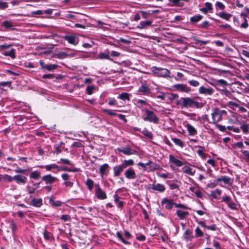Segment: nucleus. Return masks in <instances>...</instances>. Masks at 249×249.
I'll return each mask as SVG.
<instances>
[{"instance_id":"nucleus-12","label":"nucleus","mask_w":249,"mask_h":249,"mask_svg":"<svg viewBox=\"0 0 249 249\" xmlns=\"http://www.w3.org/2000/svg\"><path fill=\"white\" fill-rule=\"evenodd\" d=\"M58 180V178L52 176L51 174L46 175L42 177V181H44L47 185H51Z\"/></svg>"},{"instance_id":"nucleus-25","label":"nucleus","mask_w":249,"mask_h":249,"mask_svg":"<svg viewBox=\"0 0 249 249\" xmlns=\"http://www.w3.org/2000/svg\"><path fill=\"white\" fill-rule=\"evenodd\" d=\"M98 58L101 59L110 60L109 52L107 50H105L103 52L100 53L98 56Z\"/></svg>"},{"instance_id":"nucleus-61","label":"nucleus","mask_w":249,"mask_h":249,"mask_svg":"<svg viewBox=\"0 0 249 249\" xmlns=\"http://www.w3.org/2000/svg\"><path fill=\"white\" fill-rule=\"evenodd\" d=\"M241 152L246 158L247 161L249 162V151L242 150Z\"/></svg>"},{"instance_id":"nucleus-10","label":"nucleus","mask_w":249,"mask_h":249,"mask_svg":"<svg viewBox=\"0 0 249 249\" xmlns=\"http://www.w3.org/2000/svg\"><path fill=\"white\" fill-rule=\"evenodd\" d=\"M173 88L179 92L189 93L191 91V89L187 87L186 85L183 84H175L173 86Z\"/></svg>"},{"instance_id":"nucleus-32","label":"nucleus","mask_w":249,"mask_h":249,"mask_svg":"<svg viewBox=\"0 0 249 249\" xmlns=\"http://www.w3.org/2000/svg\"><path fill=\"white\" fill-rule=\"evenodd\" d=\"M13 166H16V168L14 170V171L16 173L23 174L25 175H28L27 170L23 169L18 166L17 163H14L13 165Z\"/></svg>"},{"instance_id":"nucleus-31","label":"nucleus","mask_w":249,"mask_h":249,"mask_svg":"<svg viewBox=\"0 0 249 249\" xmlns=\"http://www.w3.org/2000/svg\"><path fill=\"white\" fill-rule=\"evenodd\" d=\"M137 165L141 166L143 170L147 171L148 172L153 171L155 170V168L153 165H151L148 168H147L145 166V163L141 162L138 163Z\"/></svg>"},{"instance_id":"nucleus-22","label":"nucleus","mask_w":249,"mask_h":249,"mask_svg":"<svg viewBox=\"0 0 249 249\" xmlns=\"http://www.w3.org/2000/svg\"><path fill=\"white\" fill-rule=\"evenodd\" d=\"M203 18V16L200 14H196L190 18V22L191 24H195Z\"/></svg>"},{"instance_id":"nucleus-47","label":"nucleus","mask_w":249,"mask_h":249,"mask_svg":"<svg viewBox=\"0 0 249 249\" xmlns=\"http://www.w3.org/2000/svg\"><path fill=\"white\" fill-rule=\"evenodd\" d=\"M183 172L189 175L193 176V175H194V174L195 173V170H193L192 168H191L188 166H187L185 168V169L184 170Z\"/></svg>"},{"instance_id":"nucleus-36","label":"nucleus","mask_w":249,"mask_h":249,"mask_svg":"<svg viewBox=\"0 0 249 249\" xmlns=\"http://www.w3.org/2000/svg\"><path fill=\"white\" fill-rule=\"evenodd\" d=\"M130 95V94L126 93V92H123L121 94H120L117 98L118 99H121L123 101L127 100L129 101V96Z\"/></svg>"},{"instance_id":"nucleus-37","label":"nucleus","mask_w":249,"mask_h":249,"mask_svg":"<svg viewBox=\"0 0 249 249\" xmlns=\"http://www.w3.org/2000/svg\"><path fill=\"white\" fill-rule=\"evenodd\" d=\"M68 171V172H77L80 171V168H70L67 167L66 166H63L60 167V171Z\"/></svg>"},{"instance_id":"nucleus-34","label":"nucleus","mask_w":249,"mask_h":249,"mask_svg":"<svg viewBox=\"0 0 249 249\" xmlns=\"http://www.w3.org/2000/svg\"><path fill=\"white\" fill-rule=\"evenodd\" d=\"M1 53L5 56H8L14 59L16 57L15 50L12 49L10 51H4Z\"/></svg>"},{"instance_id":"nucleus-53","label":"nucleus","mask_w":249,"mask_h":249,"mask_svg":"<svg viewBox=\"0 0 249 249\" xmlns=\"http://www.w3.org/2000/svg\"><path fill=\"white\" fill-rule=\"evenodd\" d=\"M199 147L201 148L200 149H198L196 151L197 154L200 157H201L203 159H205L206 156L205 154L203 153V150L204 149V147L203 146H199Z\"/></svg>"},{"instance_id":"nucleus-57","label":"nucleus","mask_w":249,"mask_h":249,"mask_svg":"<svg viewBox=\"0 0 249 249\" xmlns=\"http://www.w3.org/2000/svg\"><path fill=\"white\" fill-rule=\"evenodd\" d=\"M95 89V87L94 86H88L87 88H86V93L88 94V95H91L92 94V92H93V90Z\"/></svg>"},{"instance_id":"nucleus-42","label":"nucleus","mask_w":249,"mask_h":249,"mask_svg":"<svg viewBox=\"0 0 249 249\" xmlns=\"http://www.w3.org/2000/svg\"><path fill=\"white\" fill-rule=\"evenodd\" d=\"M101 111L111 116H115L117 115V114L115 113L116 110L103 108L101 109Z\"/></svg>"},{"instance_id":"nucleus-15","label":"nucleus","mask_w":249,"mask_h":249,"mask_svg":"<svg viewBox=\"0 0 249 249\" xmlns=\"http://www.w3.org/2000/svg\"><path fill=\"white\" fill-rule=\"evenodd\" d=\"M118 150L120 152H122L126 155H131L134 154H137V151L131 149L128 147L118 148Z\"/></svg>"},{"instance_id":"nucleus-5","label":"nucleus","mask_w":249,"mask_h":249,"mask_svg":"<svg viewBox=\"0 0 249 249\" xmlns=\"http://www.w3.org/2000/svg\"><path fill=\"white\" fill-rule=\"evenodd\" d=\"M221 201L226 203L231 210H235L238 209V205L236 202H234L232 198L227 195H224L221 197Z\"/></svg>"},{"instance_id":"nucleus-26","label":"nucleus","mask_w":249,"mask_h":249,"mask_svg":"<svg viewBox=\"0 0 249 249\" xmlns=\"http://www.w3.org/2000/svg\"><path fill=\"white\" fill-rule=\"evenodd\" d=\"M169 160L170 162L174 163L176 166L180 167L183 165V163L180 160L175 158L172 155L169 156Z\"/></svg>"},{"instance_id":"nucleus-50","label":"nucleus","mask_w":249,"mask_h":249,"mask_svg":"<svg viewBox=\"0 0 249 249\" xmlns=\"http://www.w3.org/2000/svg\"><path fill=\"white\" fill-rule=\"evenodd\" d=\"M40 177V175L39 172L37 171H35L33 172L30 175V177L31 178H33L34 179H37Z\"/></svg>"},{"instance_id":"nucleus-48","label":"nucleus","mask_w":249,"mask_h":249,"mask_svg":"<svg viewBox=\"0 0 249 249\" xmlns=\"http://www.w3.org/2000/svg\"><path fill=\"white\" fill-rule=\"evenodd\" d=\"M142 133L147 138L152 139L153 138V134L152 133L149 131L147 129L144 128V130H143L142 131Z\"/></svg>"},{"instance_id":"nucleus-11","label":"nucleus","mask_w":249,"mask_h":249,"mask_svg":"<svg viewBox=\"0 0 249 249\" xmlns=\"http://www.w3.org/2000/svg\"><path fill=\"white\" fill-rule=\"evenodd\" d=\"M40 168H45L47 171H50L52 169L53 170L52 171V172L56 174L58 171H60V167L58 166L55 163H52L46 165H41L39 166Z\"/></svg>"},{"instance_id":"nucleus-17","label":"nucleus","mask_w":249,"mask_h":249,"mask_svg":"<svg viewBox=\"0 0 249 249\" xmlns=\"http://www.w3.org/2000/svg\"><path fill=\"white\" fill-rule=\"evenodd\" d=\"M14 180L18 184H24L27 181V178L22 175L18 174V175H15L14 176Z\"/></svg>"},{"instance_id":"nucleus-64","label":"nucleus","mask_w":249,"mask_h":249,"mask_svg":"<svg viewBox=\"0 0 249 249\" xmlns=\"http://www.w3.org/2000/svg\"><path fill=\"white\" fill-rule=\"evenodd\" d=\"M240 128L244 133L247 134L249 133V128L248 125L247 124H243L240 126Z\"/></svg>"},{"instance_id":"nucleus-2","label":"nucleus","mask_w":249,"mask_h":249,"mask_svg":"<svg viewBox=\"0 0 249 249\" xmlns=\"http://www.w3.org/2000/svg\"><path fill=\"white\" fill-rule=\"evenodd\" d=\"M227 113L225 110H221L218 108H215L213 109L211 114L213 119L212 123L216 124L218 122H220L222 120V117L227 116Z\"/></svg>"},{"instance_id":"nucleus-40","label":"nucleus","mask_w":249,"mask_h":249,"mask_svg":"<svg viewBox=\"0 0 249 249\" xmlns=\"http://www.w3.org/2000/svg\"><path fill=\"white\" fill-rule=\"evenodd\" d=\"M85 183L87 186L88 189L90 191H92L94 185L93 181L90 178H88L87 179Z\"/></svg>"},{"instance_id":"nucleus-21","label":"nucleus","mask_w":249,"mask_h":249,"mask_svg":"<svg viewBox=\"0 0 249 249\" xmlns=\"http://www.w3.org/2000/svg\"><path fill=\"white\" fill-rule=\"evenodd\" d=\"M124 166L122 165V164L114 166L113 168V172H114V176L118 177L120 174L124 171L125 169L124 167Z\"/></svg>"},{"instance_id":"nucleus-23","label":"nucleus","mask_w":249,"mask_h":249,"mask_svg":"<svg viewBox=\"0 0 249 249\" xmlns=\"http://www.w3.org/2000/svg\"><path fill=\"white\" fill-rule=\"evenodd\" d=\"M185 126L187 129L189 135L194 136L197 134L196 129L191 124L188 123L186 124Z\"/></svg>"},{"instance_id":"nucleus-4","label":"nucleus","mask_w":249,"mask_h":249,"mask_svg":"<svg viewBox=\"0 0 249 249\" xmlns=\"http://www.w3.org/2000/svg\"><path fill=\"white\" fill-rule=\"evenodd\" d=\"M144 111L146 115V116L143 119L144 121H148L155 124L159 123V119L153 111L147 109H145Z\"/></svg>"},{"instance_id":"nucleus-45","label":"nucleus","mask_w":249,"mask_h":249,"mask_svg":"<svg viewBox=\"0 0 249 249\" xmlns=\"http://www.w3.org/2000/svg\"><path fill=\"white\" fill-rule=\"evenodd\" d=\"M172 141L175 143L176 145L182 148L184 146V143L180 139L177 138H172Z\"/></svg>"},{"instance_id":"nucleus-16","label":"nucleus","mask_w":249,"mask_h":249,"mask_svg":"<svg viewBox=\"0 0 249 249\" xmlns=\"http://www.w3.org/2000/svg\"><path fill=\"white\" fill-rule=\"evenodd\" d=\"M149 190L152 189L155 191H158L160 193H162L165 191V187L164 185L160 183H157V184H153L151 187L148 188Z\"/></svg>"},{"instance_id":"nucleus-27","label":"nucleus","mask_w":249,"mask_h":249,"mask_svg":"<svg viewBox=\"0 0 249 249\" xmlns=\"http://www.w3.org/2000/svg\"><path fill=\"white\" fill-rule=\"evenodd\" d=\"M49 203L51 206L53 207H59L61 205L62 202L60 201L56 200L55 201L53 199V196H52L50 197L49 200Z\"/></svg>"},{"instance_id":"nucleus-51","label":"nucleus","mask_w":249,"mask_h":249,"mask_svg":"<svg viewBox=\"0 0 249 249\" xmlns=\"http://www.w3.org/2000/svg\"><path fill=\"white\" fill-rule=\"evenodd\" d=\"M209 25H210V24L208 21H204L201 24L198 25L197 27L200 29H208Z\"/></svg>"},{"instance_id":"nucleus-1","label":"nucleus","mask_w":249,"mask_h":249,"mask_svg":"<svg viewBox=\"0 0 249 249\" xmlns=\"http://www.w3.org/2000/svg\"><path fill=\"white\" fill-rule=\"evenodd\" d=\"M181 108H200L202 104L196 101V98L181 97Z\"/></svg>"},{"instance_id":"nucleus-24","label":"nucleus","mask_w":249,"mask_h":249,"mask_svg":"<svg viewBox=\"0 0 249 249\" xmlns=\"http://www.w3.org/2000/svg\"><path fill=\"white\" fill-rule=\"evenodd\" d=\"M205 7L200 9V11L204 14H207L209 11L213 10V6L212 3L209 2H206L205 3Z\"/></svg>"},{"instance_id":"nucleus-41","label":"nucleus","mask_w":249,"mask_h":249,"mask_svg":"<svg viewBox=\"0 0 249 249\" xmlns=\"http://www.w3.org/2000/svg\"><path fill=\"white\" fill-rule=\"evenodd\" d=\"M176 213L179 218H184L189 214L187 211L178 210L176 211Z\"/></svg>"},{"instance_id":"nucleus-33","label":"nucleus","mask_w":249,"mask_h":249,"mask_svg":"<svg viewBox=\"0 0 249 249\" xmlns=\"http://www.w3.org/2000/svg\"><path fill=\"white\" fill-rule=\"evenodd\" d=\"M184 1L188 2L189 0H169V1L172 3L173 5L181 7L183 6Z\"/></svg>"},{"instance_id":"nucleus-52","label":"nucleus","mask_w":249,"mask_h":249,"mask_svg":"<svg viewBox=\"0 0 249 249\" xmlns=\"http://www.w3.org/2000/svg\"><path fill=\"white\" fill-rule=\"evenodd\" d=\"M222 191L221 190L219 189H216L215 190L212 191V196L216 198H217V196H220L221 194Z\"/></svg>"},{"instance_id":"nucleus-62","label":"nucleus","mask_w":249,"mask_h":249,"mask_svg":"<svg viewBox=\"0 0 249 249\" xmlns=\"http://www.w3.org/2000/svg\"><path fill=\"white\" fill-rule=\"evenodd\" d=\"M108 104L110 106H115L117 104V102L114 98H109Z\"/></svg>"},{"instance_id":"nucleus-38","label":"nucleus","mask_w":249,"mask_h":249,"mask_svg":"<svg viewBox=\"0 0 249 249\" xmlns=\"http://www.w3.org/2000/svg\"><path fill=\"white\" fill-rule=\"evenodd\" d=\"M218 15L223 19L229 20V18L232 16V15L229 13H226L224 12H220Z\"/></svg>"},{"instance_id":"nucleus-55","label":"nucleus","mask_w":249,"mask_h":249,"mask_svg":"<svg viewBox=\"0 0 249 249\" xmlns=\"http://www.w3.org/2000/svg\"><path fill=\"white\" fill-rule=\"evenodd\" d=\"M137 102L138 104V107L139 108L143 106H146L148 105V103L146 101L142 99H138Z\"/></svg>"},{"instance_id":"nucleus-8","label":"nucleus","mask_w":249,"mask_h":249,"mask_svg":"<svg viewBox=\"0 0 249 249\" xmlns=\"http://www.w3.org/2000/svg\"><path fill=\"white\" fill-rule=\"evenodd\" d=\"M39 64L42 70H46L49 71H53L58 67L56 64H45L43 60H40L39 61Z\"/></svg>"},{"instance_id":"nucleus-60","label":"nucleus","mask_w":249,"mask_h":249,"mask_svg":"<svg viewBox=\"0 0 249 249\" xmlns=\"http://www.w3.org/2000/svg\"><path fill=\"white\" fill-rule=\"evenodd\" d=\"M188 83L192 86L197 87L199 85L198 81L195 80H191L188 81Z\"/></svg>"},{"instance_id":"nucleus-6","label":"nucleus","mask_w":249,"mask_h":249,"mask_svg":"<svg viewBox=\"0 0 249 249\" xmlns=\"http://www.w3.org/2000/svg\"><path fill=\"white\" fill-rule=\"evenodd\" d=\"M214 92V89L207 84L200 86L198 89L199 94L206 96H211L213 95Z\"/></svg>"},{"instance_id":"nucleus-3","label":"nucleus","mask_w":249,"mask_h":249,"mask_svg":"<svg viewBox=\"0 0 249 249\" xmlns=\"http://www.w3.org/2000/svg\"><path fill=\"white\" fill-rule=\"evenodd\" d=\"M151 71L154 75L159 77H168L170 73V71L168 69L156 66L151 68Z\"/></svg>"},{"instance_id":"nucleus-63","label":"nucleus","mask_w":249,"mask_h":249,"mask_svg":"<svg viewBox=\"0 0 249 249\" xmlns=\"http://www.w3.org/2000/svg\"><path fill=\"white\" fill-rule=\"evenodd\" d=\"M3 178L9 182H12L13 180H14V177L8 175H5L3 176Z\"/></svg>"},{"instance_id":"nucleus-18","label":"nucleus","mask_w":249,"mask_h":249,"mask_svg":"<svg viewBox=\"0 0 249 249\" xmlns=\"http://www.w3.org/2000/svg\"><path fill=\"white\" fill-rule=\"evenodd\" d=\"M109 166L108 164L105 163L99 168V173L102 178H103L104 176H107L109 171Z\"/></svg>"},{"instance_id":"nucleus-30","label":"nucleus","mask_w":249,"mask_h":249,"mask_svg":"<svg viewBox=\"0 0 249 249\" xmlns=\"http://www.w3.org/2000/svg\"><path fill=\"white\" fill-rule=\"evenodd\" d=\"M30 204L33 206L36 207H40L42 204V199H33L31 201Z\"/></svg>"},{"instance_id":"nucleus-58","label":"nucleus","mask_w":249,"mask_h":249,"mask_svg":"<svg viewBox=\"0 0 249 249\" xmlns=\"http://www.w3.org/2000/svg\"><path fill=\"white\" fill-rule=\"evenodd\" d=\"M194 40L196 41L195 43L196 44H200V45H205L207 44L208 41H204L199 40L197 38H194Z\"/></svg>"},{"instance_id":"nucleus-9","label":"nucleus","mask_w":249,"mask_h":249,"mask_svg":"<svg viewBox=\"0 0 249 249\" xmlns=\"http://www.w3.org/2000/svg\"><path fill=\"white\" fill-rule=\"evenodd\" d=\"M95 186V196L99 199L103 200L107 198L105 192L100 187L99 184H96Z\"/></svg>"},{"instance_id":"nucleus-43","label":"nucleus","mask_w":249,"mask_h":249,"mask_svg":"<svg viewBox=\"0 0 249 249\" xmlns=\"http://www.w3.org/2000/svg\"><path fill=\"white\" fill-rule=\"evenodd\" d=\"M116 236L118 237V238H119L124 244L125 245H129V244H130V242H129L128 241L125 240L124 238V237H123V236L121 231H117L116 232Z\"/></svg>"},{"instance_id":"nucleus-29","label":"nucleus","mask_w":249,"mask_h":249,"mask_svg":"<svg viewBox=\"0 0 249 249\" xmlns=\"http://www.w3.org/2000/svg\"><path fill=\"white\" fill-rule=\"evenodd\" d=\"M152 23V21L150 20L141 21L140 24L137 26V28L142 29L145 28L146 26H150Z\"/></svg>"},{"instance_id":"nucleus-59","label":"nucleus","mask_w":249,"mask_h":249,"mask_svg":"<svg viewBox=\"0 0 249 249\" xmlns=\"http://www.w3.org/2000/svg\"><path fill=\"white\" fill-rule=\"evenodd\" d=\"M228 106L230 108L234 109L235 107H239V105L233 101H230L228 103Z\"/></svg>"},{"instance_id":"nucleus-39","label":"nucleus","mask_w":249,"mask_h":249,"mask_svg":"<svg viewBox=\"0 0 249 249\" xmlns=\"http://www.w3.org/2000/svg\"><path fill=\"white\" fill-rule=\"evenodd\" d=\"M43 236L44 239L46 240L52 241V240L53 239V234L51 232L47 231L46 230H44L43 232Z\"/></svg>"},{"instance_id":"nucleus-35","label":"nucleus","mask_w":249,"mask_h":249,"mask_svg":"<svg viewBox=\"0 0 249 249\" xmlns=\"http://www.w3.org/2000/svg\"><path fill=\"white\" fill-rule=\"evenodd\" d=\"M231 178L227 176H221L216 179L218 182L223 181L224 183L229 184L231 183Z\"/></svg>"},{"instance_id":"nucleus-20","label":"nucleus","mask_w":249,"mask_h":249,"mask_svg":"<svg viewBox=\"0 0 249 249\" xmlns=\"http://www.w3.org/2000/svg\"><path fill=\"white\" fill-rule=\"evenodd\" d=\"M125 177L129 179H133L136 178V173L134 169L132 168H129L127 169L124 174Z\"/></svg>"},{"instance_id":"nucleus-14","label":"nucleus","mask_w":249,"mask_h":249,"mask_svg":"<svg viewBox=\"0 0 249 249\" xmlns=\"http://www.w3.org/2000/svg\"><path fill=\"white\" fill-rule=\"evenodd\" d=\"M138 91L141 93L142 95H148L151 92V90L147 84L144 83H142Z\"/></svg>"},{"instance_id":"nucleus-7","label":"nucleus","mask_w":249,"mask_h":249,"mask_svg":"<svg viewBox=\"0 0 249 249\" xmlns=\"http://www.w3.org/2000/svg\"><path fill=\"white\" fill-rule=\"evenodd\" d=\"M61 37L69 43L74 46L76 45L79 42L78 37L74 35H65L62 36Z\"/></svg>"},{"instance_id":"nucleus-19","label":"nucleus","mask_w":249,"mask_h":249,"mask_svg":"<svg viewBox=\"0 0 249 249\" xmlns=\"http://www.w3.org/2000/svg\"><path fill=\"white\" fill-rule=\"evenodd\" d=\"M194 237L195 236L193 234V232L189 229H187L185 231L183 236V239L186 242L192 241Z\"/></svg>"},{"instance_id":"nucleus-49","label":"nucleus","mask_w":249,"mask_h":249,"mask_svg":"<svg viewBox=\"0 0 249 249\" xmlns=\"http://www.w3.org/2000/svg\"><path fill=\"white\" fill-rule=\"evenodd\" d=\"M195 237L196 238L202 237L204 235L203 232L198 227H197L195 229Z\"/></svg>"},{"instance_id":"nucleus-44","label":"nucleus","mask_w":249,"mask_h":249,"mask_svg":"<svg viewBox=\"0 0 249 249\" xmlns=\"http://www.w3.org/2000/svg\"><path fill=\"white\" fill-rule=\"evenodd\" d=\"M134 164V160L132 159H130L128 160H124L122 163V165L124 166V167L125 168H126L128 166H131L133 165Z\"/></svg>"},{"instance_id":"nucleus-28","label":"nucleus","mask_w":249,"mask_h":249,"mask_svg":"<svg viewBox=\"0 0 249 249\" xmlns=\"http://www.w3.org/2000/svg\"><path fill=\"white\" fill-rule=\"evenodd\" d=\"M241 17H243L244 22L241 25L240 27L244 29H247L249 27L247 20V15L246 14L242 13L240 14Z\"/></svg>"},{"instance_id":"nucleus-13","label":"nucleus","mask_w":249,"mask_h":249,"mask_svg":"<svg viewBox=\"0 0 249 249\" xmlns=\"http://www.w3.org/2000/svg\"><path fill=\"white\" fill-rule=\"evenodd\" d=\"M175 202L173 199H169L165 197L163 198L161 201V204L164 205L166 209L171 210L174 205Z\"/></svg>"},{"instance_id":"nucleus-56","label":"nucleus","mask_w":249,"mask_h":249,"mask_svg":"<svg viewBox=\"0 0 249 249\" xmlns=\"http://www.w3.org/2000/svg\"><path fill=\"white\" fill-rule=\"evenodd\" d=\"M3 26H4L6 28H11L12 27L13 25L11 21L5 20L2 23Z\"/></svg>"},{"instance_id":"nucleus-46","label":"nucleus","mask_w":249,"mask_h":249,"mask_svg":"<svg viewBox=\"0 0 249 249\" xmlns=\"http://www.w3.org/2000/svg\"><path fill=\"white\" fill-rule=\"evenodd\" d=\"M69 55L64 52H60L55 54V57L59 59H63L67 57Z\"/></svg>"},{"instance_id":"nucleus-54","label":"nucleus","mask_w":249,"mask_h":249,"mask_svg":"<svg viewBox=\"0 0 249 249\" xmlns=\"http://www.w3.org/2000/svg\"><path fill=\"white\" fill-rule=\"evenodd\" d=\"M220 92L221 94L225 95L227 97H230V96L231 95V92L225 88L220 89Z\"/></svg>"}]
</instances>
